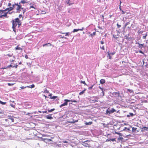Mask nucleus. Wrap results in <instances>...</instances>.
I'll return each mask as SVG.
<instances>
[{"instance_id": "nucleus-13", "label": "nucleus", "mask_w": 148, "mask_h": 148, "mask_svg": "<svg viewBox=\"0 0 148 148\" xmlns=\"http://www.w3.org/2000/svg\"><path fill=\"white\" fill-rule=\"evenodd\" d=\"M143 35H144V34H143ZM148 32H146L145 34H144V36L143 37V39H145L146 38V37L148 36Z\"/></svg>"}, {"instance_id": "nucleus-45", "label": "nucleus", "mask_w": 148, "mask_h": 148, "mask_svg": "<svg viewBox=\"0 0 148 148\" xmlns=\"http://www.w3.org/2000/svg\"><path fill=\"white\" fill-rule=\"evenodd\" d=\"M12 28L13 29V30L14 32H16V27H13V26H12Z\"/></svg>"}, {"instance_id": "nucleus-34", "label": "nucleus", "mask_w": 148, "mask_h": 148, "mask_svg": "<svg viewBox=\"0 0 148 148\" xmlns=\"http://www.w3.org/2000/svg\"><path fill=\"white\" fill-rule=\"evenodd\" d=\"M99 88L102 91L103 90H105V89H104V88L103 87H101L100 86H99Z\"/></svg>"}, {"instance_id": "nucleus-63", "label": "nucleus", "mask_w": 148, "mask_h": 148, "mask_svg": "<svg viewBox=\"0 0 148 148\" xmlns=\"http://www.w3.org/2000/svg\"><path fill=\"white\" fill-rule=\"evenodd\" d=\"M42 112L43 113H48V112H47V111H42Z\"/></svg>"}, {"instance_id": "nucleus-57", "label": "nucleus", "mask_w": 148, "mask_h": 148, "mask_svg": "<svg viewBox=\"0 0 148 148\" xmlns=\"http://www.w3.org/2000/svg\"><path fill=\"white\" fill-rule=\"evenodd\" d=\"M21 11V10L20 9H19V10H17L16 11V13H20V12Z\"/></svg>"}, {"instance_id": "nucleus-29", "label": "nucleus", "mask_w": 148, "mask_h": 148, "mask_svg": "<svg viewBox=\"0 0 148 148\" xmlns=\"http://www.w3.org/2000/svg\"><path fill=\"white\" fill-rule=\"evenodd\" d=\"M77 121H78V120L75 121L73 119V121H72L70 122V123H74L75 122H77Z\"/></svg>"}, {"instance_id": "nucleus-2", "label": "nucleus", "mask_w": 148, "mask_h": 148, "mask_svg": "<svg viewBox=\"0 0 148 148\" xmlns=\"http://www.w3.org/2000/svg\"><path fill=\"white\" fill-rule=\"evenodd\" d=\"M116 110L114 109L113 108H109L106 110V115H109L110 114L116 112Z\"/></svg>"}, {"instance_id": "nucleus-17", "label": "nucleus", "mask_w": 148, "mask_h": 148, "mask_svg": "<svg viewBox=\"0 0 148 148\" xmlns=\"http://www.w3.org/2000/svg\"><path fill=\"white\" fill-rule=\"evenodd\" d=\"M8 13V11L7 12L5 13L4 14L2 15V17L3 16L5 17L6 18H8V16H7V14Z\"/></svg>"}, {"instance_id": "nucleus-16", "label": "nucleus", "mask_w": 148, "mask_h": 148, "mask_svg": "<svg viewBox=\"0 0 148 148\" xmlns=\"http://www.w3.org/2000/svg\"><path fill=\"white\" fill-rule=\"evenodd\" d=\"M27 87L29 88H33L35 87V85L34 84H32L31 85L27 86Z\"/></svg>"}, {"instance_id": "nucleus-31", "label": "nucleus", "mask_w": 148, "mask_h": 148, "mask_svg": "<svg viewBox=\"0 0 148 148\" xmlns=\"http://www.w3.org/2000/svg\"><path fill=\"white\" fill-rule=\"evenodd\" d=\"M15 49L16 50H20L21 49V48L20 47H18V46H17L15 48Z\"/></svg>"}, {"instance_id": "nucleus-33", "label": "nucleus", "mask_w": 148, "mask_h": 148, "mask_svg": "<svg viewBox=\"0 0 148 148\" xmlns=\"http://www.w3.org/2000/svg\"><path fill=\"white\" fill-rule=\"evenodd\" d=\"M44 92L47 93H49V92L48 90H47L46 88H45V90H44Z\"/></svg>"}, {"instance_id": "nucleus-51", "label": "nucleus", "mask_w": 148, "mask_h": 148, "mask_svg": "<svg viewBox=\"0 0 148 148\" xmlns=\"http://www.w3.org/2000/svg\"><path fill=\"white\" fill-rule=\"evenodd\" d=\"M130 22H128L127 23H126L125 24V27H126V26H127V25L129 24H130Z\"/></svg>"}, {"instance_id": "nucleus-32", "label": "nucleus", "mask_w": 148, "mask_h": 148, "mask_svg": "<svg viewBox=\"0 0 148 148\" xmlns=\"http://www.w3.org/2000/svg\"><path fill=\"white\" fill-rule=\"evenodd\" d=\"M105 90H103V91H102V92H101V95L102 96H103L104 95V91Z\"/></svg>"}, {"instance_id": "nucleus-50", "label": "nucleus", "mask_w": 148, "mask_h": 148, "mask_svg": "<svg viewBox=\"0 0 148 148\" xmlns=\"http://www.w3.org/2000/svg\"><path fill=\"white\" fill-rule=\"evenodd\" d=\"M127 130L128 131H129L130 130V129L129 128H127L126 127H125V128L123 129V130L124 131V130Z\"/></svg>"}, {"instance_id": "nucleus-62", "label": "nucleus", "mask_w": 148, "mask_h": 148, "mask_svg": "<svg viewBox=\"0 0 148 148\" xmlns=\"http://www.w3.org/2000/svg\"><path fill=\"white\" fill-rule=\"evenodd\" d=\"M25 57L26 59H28V56L27 55H25Z\"/></svg>"}, {"instance_id": "nucleus-60", "label": "nucleus", "mask_w": 148, "mask_h": 148, "mask_svg": "<svg viewBox=\"0 0 148 148\" xmlns=\"http://www.w3.org/2000/svg\"><path fill=\"white\" fill-rule=\"evenodd\" d=\"M139 53H142L143 54H144V53L141 50H139Z\"/></svg>"}, {"instance_id": "nucleus-9", "label": "nucleus", "mask_w": 148, "mask_h": 148, "mask_svg": "<svg viewBox=\"0 0 148 148\" xmlns=\"http://www.w3.org/2000/svg\"><path fill=\"white\" fill-rule=\"evenodd\" d=\"M51 141V139L44 138V141L46 143H48Z\"/></svg>"}, {"instance_id": "nucleus-43", "label": "nucleus", "mask_w": 148, "mask_h": 148, "mask_svg": "<svg viewBox=\"0 0 148 148\" xmlns=\"http://www.w3.org/2000/svg\"><path fill=\"white\" fill-rule=\"evenodd\" d=\"M144 31H140L139 30L138 32V34H142Z\"/></svg>"}, {"instance_id": "nucleus-12", "label": "nucleus", "mask_w": 148, "mask_h": 148, "mask_svg": "<svg viewBox=\"0 0 148 148\" xmlns=\"http://www.w3.org/2000/svg\"><path fill=\"white\" fill-rule=\"evenodd\" d=\"M52 45L50 43H48L47 44H45L43 45V47H45L46 46H51Z\"/></svg>"}, {"instance_id": "nucleus-21", "label": "nucleus", "mask_w": 148, "mask_h": 148, "mask_svg": "<svg viewBox=\"0 0 148 148\" xmlns=\"http://www.w3.org/2000/svg\"><path fill=\"white\" fill-rule=\"evenodd\" d=\"M66 101L68 102H77V101L76 100H74L73 101L72 100H68V99H66Z\"/></svg>"}, {"instance_id": "nucleus-59", "label": "nucleus", "mask_w": 148, "mask_h": 148, "mask_svg": "<svg viewBox=\"0 0 148 148\" xmlns=\"http://www.w3.org/2000/svg\"><path fill=\"white\" fill-rule=\"evenodd\" d=\"M27 86H25V87H24V86H22V87H21V88L22 89H25V88H27Z\"/></svg>"}, {"instance_id": "nucleus-53", "label": "nucleus", "mask_w": 148, "mask_h": 148, "mask_svg": "<svg viewBox=\"0 0 148 148\" xmlns=\"http://www.w3.org/2000/svg\"><path fill=\"white\" fill-rule=\"evenodd\" d=\"M18 66V65H17V64H16V65H14V66H13V68H14V67H15V68H16H16H17V67Z\"/></svg>"}, {"instance_id": "nucleus-14", "label": "nucleus", "mask_w": 148, "mask_h": 148, "mask_svg": "<svg viewBox=\"0 0 148 148\" xmlns=\"http://www.w3.org/2000/svg\"><path fill=\"white\" fill-rule=\"evenodd\" d=\"M26 0H22L19 2V3H20V4H21V3L24 4L27 3L26 2Z\"/></svg>"}, {"instance_id": "nucleus-37", "label": "nucleus", "mask_w": 148, "mask_h": 148, "mask_svg": "<svg viewBox=\"0 0 148 148\" xmlns=\"http://www.w3.org/2000/svg\"><path fill=\"white\" fill-rule=\"evenodd\" d=\"M115 133L116 134H117L119 135L120 136H123L122 134L121 133H118L116 132H115Z\"/></svg>"}, {"instance_id": "nucleus-58", "label": "nucleus", "mask_w": 148, "mask_h": 148, "mask_svg": "<svg viewBox=\"0 0 148 148\" xmlns=\"http://www.w3.org/2000/svg\"><path fill=\"white\" fill-rule=\"evenodd\" d=\"M13 84H11V83H8V85L9 86H12Z\"/></svg>"}, {"instance_id": "nucleus-36", "label": "nucleus", "mask_w": 148, "mask_h": 148, "mask_svg": "<svg viewBox=\"0 0 148 148\" xmlns=\"http://www.w3.org/2000/svg\"><path fill=\"white\" fill-rule=\"evenodd\" d=\"M108 56H109V59H111V57L110 56V53H109V52H108Z\"/></svg>"}, {"instance_id": "nucleus-27", "label": "nucleus", "mask_w": 148, "mask_h": 148, "mask_svg": "<svg viewBox=\"0 0 148 148\" xmlns=\"http://www.w3.org/2000/svg\"><path fill=\"white\" fill-rule=\"evenodd\" d=\"M70 1V0H68V1H66V3L67 4H69V5H71L72 4V3L69 2Z\"/></svg>"}, {"instance_id": "nucleus-44", "label": "nucleus", "mask_w": 148, "mask_h": 148, "mask_svg": "<svg viewBox=\"0 0 148 148\" xmlns=\"http://www.w3.org/2000/svg\"><path fill=\"white\" fill-rule=\"evenodd\" d=\"M26 9L25 8L23 10V12H22V14H23V15L25 12H26Z\"/></svg>"}, {"instance_id": "nucleus-48", "label": "nucleus", "mask_w": 148, "mask_h": 148, "mask_svg": "<svg viewBox=\"0 0 148 148\" xmlns=\"http://www.w3.org/2000/svg\"><path fill=\"white\" fill-rule=\"evenodd\" d=\"M113 37L114 38H115L116 39H117V38H118V37H116V35H113Z\"/></svg>"}, {"instance_id": "nucleus-61", "label": "nucleus", "mask_w": 148, "mask_h": 148, "mask_svg": "<svg viewBox=\"0 0 148 148\" xmlns=\"http://www.w3.org/2000/svg\"><path fill=\"white\" fill-rule=\"evenodd\" d=\"M84 29V27H82V29H78L79 31H82Z\"/></svg>"}, {"instance_id": "nucleus-1", "label": "nucleus", "mask_w": 148, "mask_h": 148, "mask_svg": "<svg viewBox=\"0 0 148 148\" xmlns=\"http://www.w3.org/2000/svg\"><path fill=\"white\" fill-rule=\"evenodd\" d=\"M11 22L12 24V26L13 27H16L17 25H18V27H19L21 25V21L18 18L13 20Z\"/></svg>"}, {"instance_id": "nucleus-10", "label": "nucleus", "mask_w": 148, "mask_h": 148, "mask_svg": "<svg viewBox=\"0 0 148 148\" xmlns=\"http://www.w3.org/2000/svg\"><path fill=\"white\" fill-rule=\"evenodd\" d=\"M12 10V8L11 7H10L9 8H6L5 9L3 10V11H4V12L8 10V12Z\"/></svg>"}, {"instance_id": "nucleus-3", "label": "nucleus", "mask_w": 148, "mask_h": 148, "mask_svg": "<svg viewBox=\"0 0 148 148\" xmlns=\"http://www.w3.org/2000/svg\"><path fill=\"white\" fill-rule=\"evenodd\" d=\"M90 141L88 140H87L84 142H82V145L84 146V147H90V144H89L87 143L90 142Z\"/></svg>"}, {"instance_id": "nucleus-42", "label": "nucleus", "mask_w": 148, "mask_h": 148, "mask_svg": "<svg viewBox=\"0 0 148 148\" xmlns=\"http://www.w3.org/2000/svg\"><path fill=\"white\" fill-rule=\"evenodd\" d=\"M10 105L13 108H15V105H14L12 103H10Z\"/></svg>"}, {"instance_id": "nucleus-49", "label": "nucleus", "mask_w": 148, "mask_h": 148, "mask_svg": "<svg viewBox=\"0 0 148 148\" xmlns=\"http://www.w3.org/2000/svg\"><path fill=\"white\" fill-rule=\"evenodd\" d=\"M22 14H20L19 15V18H21V17H22V19H23V16H22Z\"/></svg>"}, {"instance_id": "nucleus-38", "label": "nucleus", "mask_w": 148, "mask_h": 148, "mask_svg": "<svg viewBox=\"0 0 148 148\" xmlns=\"http://www.w3.org/2000/svg\"><path fill=\"white\" fill-rule=\"evenodd\" d=\"M79 31L78 29H74L73 31V32H75Z\"/></svg>"}, {"instance_id": "nucleus-56", "label": "nucleus", "mask_w": 148, "mask_h": 148, "mask_svg": "<svg viewBox=\"0 0 148 148\" xmlns=\"http://www.w3.org/2000/svg\"><path fill=\"white\" fill-rule=\"evenodd\" d=\"M91 98H95V99H98V98H99L98 97H97V96L93 97H91Z\"/></svg>"}, {"instance_id": "nucleus-64", "label": "nucleus", "mask_w": 148, "mask_h": 148, "mask_svg": "<svg viewBox=\"0 0 148 148\" xmlns=\"http://www.w3.org/2000/svg\"><path fill=\"white\" fill-rule=\"evenodd\" d=\"M109 53H110V54L114 55L115 53V52H112V53H110L109 52Z\"/></svg>"}, {"instance_id": "nucleus-40", "label": "nucleus", "mask_w": 148, "mask_h": 148, "mask_svg": "<svg viewBox=\"0 0 148 148\" xmlns=\"http://www.w3.org/2000/svg\"><path fill=\"white\" fill-rule=\"evenodd\" d=\"M6 103V102H3L0 100V103L2 105H5Z\"/></svg>"}, {"instance_id": "nucleus-7", "label": "nucleus", "mask_w": 148, "mask_h": 148, "mask_svg": "<svg viewBox=\"0 0 148 148\" xmlns=\"http://www.w3.org/2000/svg\"><path fill=\"white\" fill-rule=\"evenodd\" d=\"M15 5H16L17 7L16 8V10H19L20 9L21 4H20V3H15Z\"/></svg>"}, {"instance_id": "nucleus-11", "label": "nucleus", "mask_w": 148, "mask_h": 148, "mask_svg": "<svg viewBox=\"0 0 148 148\" xmlns=\"http://www.w3.org/2000/svg\"><path fill=\"white\" fill-rule=\"evenodd\" d=\"M8 119L11 120L12 122H14V119L12 118V117L11 116H8Z\"/></svg>"}, {"instance_id": "nucleus-4", "label": "nucleus", "mask_w": 148, "mask_h": 148, "mask_svg": "<svg viewBox=\"0 0 148 148\" xmlns=\"http://www.w3.org/2000/svg\"><path fill=\"white\" fill-rule=\"evenodd\" d=\"M112 95L114 97H115L119 96L120 93L119 92H113L112 94Z\"/></svg>"}, {"instance_id": "nucleus-46", "label": "nucleus", "mask_w": 148, "mask_h": 148, "mask_svg": "<svg viewBox=\"0 0 148 148\" xmlns=\"http://www.w3.org/2000/svg\"><path fill=\"white\" fill-rule=\"evenodd\" d=\"M116 25L118 28H120L121 27V25L119 24L118 23Z\"/></svg>"}, {"instance_id": "nucleus-52", "label": "nucleus", "mask_w": 148, "mask_h": 148, "mask_svg": "<svg viewBox=\"0 0 148 148\" xmlns=\"http://www.w3.org/2000/svg\"><path fill=\"white\" fill-rule=\"evenodd\" d=\"M116 31L117 32V34L116 35L117 36H119V34H120V32L119 31H118L117 30H116Z\"/></svg>"}, {"instance_id": "nucleus-39", "label": "nucleus", "mask_w": 148, "mask_h": 148, "mask_svg": "<svg viewBox=\"0 0 148 148\" xmlns=\"http://www.w3.org/2000/svg\"><path fill=\"white\" fill-rule=\"evenodd\" d=\"M96 35V33L95 32H94L92 34H90V36H91L92 37V36H95Z\"/></svg>"}, {"instance_id": "nucleus-22", "label": "nucleus", "mask_w": 148, "mask_h": 148, "mask_svg": "<svg viewBox=\"0 0 148 148\" xmlns=\"http://www.w3.org/2000/svg\"><path fill=\"white\" fill-rule=\"evenodd\" d=\"M15 3H14V4H13L12 5V7H11L12 8V10L15 9L16 8V5H15Z\"/></svg>"}, {"instance_id": "nucleus-19", "label": "nucleus", "mask_w": 148, "mask_h": 148, "mask_svg": "<svg viewBox=\"0 0 148 148\" xmlns=\"http://www.w3.org/2000/svg\"><path fill=\"white\" fill-rule=\"evenodd\" d=\"M92 122H88L85 123V124L86 125H90L92 124Z\"/></svg>"}, {"instance_id": "nucleus-20", "label": "nucleus", "mask_w": 148, "mask_h": 148, "mask_svg": "<svg viewBox=\"0 0 148 148\" xmlns=\"http://www.w3.org/2000/svg\"><path fill=\"white\" fill-rule=\"evenodd\" d=\"M86 90V88H85L84 90H82V92H80L79 94V95H82L84 92Z\"/></svg>"}, {"instance_id": "nucleus-6", "label": "nucleus", "mask_w": 148, "mask_h": 148, "mask_svg": "<svg viewBox=\"0 0 148 148\" xmlns=\"http://www.w3.org/2000/svg\"><path fill=\"white\" fill-rule=\"evenodd\" d=\"M64 101H65V102L63 103V104H62L61 105H60V108H61L63 106H67L68 104V102L66 100V99H64Z\"/></svg>"}, {"instance_id": "nucleus-25", "label": "nucleus", "mask_w": 148, "mask_h": 148, "mask_svg": "<svg viewBox=\"0 0 148 148\" xmlns=\"http://www.w3.org/2000/svg\"><path fill=\"white\" fill-rule=\"evenodd\" d=\"M137 129L136 128L133 127L132 128V131L133 132H135Z\"/></svg>"}, {"instance_id": "nucleus-24", "label": "nucleus", "mask_w": 148, "mask_h": 148, "mask_svg": "<svg viewBox=\"0 0 148 148\" xmlns=\"http://www.w3.org/2000/svg\"><path fill=\"white\" fill-rule=\"evenodd\" d=\"M58 97L56 96H53L51 97H50V99H55L56 98H57Z\"/></svg>"}, {"instance_id": "nucleus-5", "label": "nucleus", "mask_w": 148, "mask_h": 148, "mask_svg": "<svg viewBox=\"0 0 148 148\" xmlns=\"http://www.w3.org/2000/svg\"><path fill=\"white\" fill-rule=\"evenodd\" d=\"M136 44H138V46H137V47L140 48L142 49L143 47H144V43L143 44H140L139 43L136 42Z\"/></svg>"}, {"instance_id": "nucleus-47", "label": "nucleus", "mask_w": 148, "mask_h": 148, "mask_svg": "<svg viewBox=\"0 0 148 148\" xmlns=\"http://www.w3.org/2000/svg\"><path fill=\"white\" fill-rule=\"evenodd\" d=\"M94 84L93 85H92V86H91V87H89L88 88V89L89 90H91L92 89V87L93 86H94Z\"/></svg>"}, {"instance_id": "nucleus-55", "label": "nucleus", "mask_w": 148, "mask_h": 148, "mask_svg": "<svg viewBox=\"0 0 148 148\" xmlns=\"http://www.w3.org/2000/svg\"><path fill=\"white\" fill-rule=\"evenodd\" d=\"M70 33L69 32H67L65 33V36H68L69 35Z\"/></svg>"}, {"instance_id": "nucleus-15", "label": "nucleus", "mask_w": 148, "mask_h": 148, "mask_svg": "<svg viewBox=\"0 0 148 148\" xmlns=\"http://www.w3.org/2000/svg\"><path fill=\"white\" fill-rule=\"evenodd\" d=\"M100 82L101 84H103L105 82V80L104 79H101L100 80Z\"/></svg>"}, {"instance_id": "nucleus-35", "label": "nucleus", "mask_w": 148, "mask_h": 148, "mask_svg": "<svg viewBox=\"0 0 148 148\" xmlns=\"http://www.w3.org/2000/svg\"><path fill=\"white\" fill-rule=\"evenodd\" d=\"M29 5H30V8H34L35 9V8L34 7V6L33 5H32V3H30L29 4Z\"/></svg>"}, {"instance_id": "nucleus-41", "label": "nucleus", "mask_w": 148, "mask_h": 148, "mask_svg": "<svg viewBox=\"0 0 148 148\" xmlns=\"http://www.w3.org/2000/svg\"><path fill=\"white\" fill-rule=\"evenodd\" d=\"M39 140H41V141H44V138H42V137H40L39 138Z\"/></svg>"}, {"instance_id": "nucleus-26", "label": "nucleus", "mask_w": 148, "mask_h": 148, "mask_svg": "<svg viewBox=\"0 0 148 148\" xmlns=\"http://www.w3.org/2000/svg\"><path fill=\"white\" fill-rule=\"evenodd\" d=\"M80 83H82L84 84L85 85H86L88 86V85L86 84L84 81H83L82 80H81L80 81Z\"/></svg>"}, {"instance_id": "nucleus-8", "label": "nucleus", "mask_w": 148, "mask_h": 148, "mask_svg": "<svg viewBox=\"0 0 148 148\" xmlns=\"http://www.w3.org/2000/svg\"><path fill=\"white\" fill-rule=\"evenodd\" d=\"M51 114H49L48 115H46L45 116V117L47 119L51 120L53 119V117L51 116Z\"/></svg>"}, {"instance_id": "nucleus-23", "label": "nucleus", "mask_w": 148, "mask_h": 148, "mask_svg": "<svg viewBox=\"0 0 148 148\" xmlns=\"http://www.w3.org/2000/svg\"><path fill=\"white\" fill-rule=\"evenodd\" d=\"M13 65H12V64H10V65H9L6 68H3V69H6L7 68H10V67H13Z\"/></svg>"}, {"instance_id": "nucleus-30", "label": "nucleus", "mask_w": 148, "mask_h": 148, "mask_svg": "<svg viewBox=\"0 0 148 148\" xmlns=\"http://www.w3.org/2000/svg\"><path fill=\"white\" fill-rule=\"evenodd\" d=\"M118 140L119 141H122L123 140V138L122 137H119L118 138Z\"/></svg>"}, {"instance_id": "nucleus-28", "label": "nucleus", "mask_w": 148, "mask_h": 148, "mask_svg": "<svg viewBox=\"0 0 148 148\" xmlns=\"http://www.w3.org/2000/svg\"><path fill=\"white\" fill-rule=\"evenodd\" d=\"M55 110V109L54 108H53L50 110L48 109V112H51L54 111Z\"/></svg>"}, {"instance_id": "nucleus-18", "label": "nucleus", "mask_w": 148, "mask_h": 148, "mask_svg": "<svg viewBox=\"0 0 148 148\" xmlns=\"http://www.w3.org/2000/svg\"><path fill=\"white\" fill-rule=\"evenodd\" d=\"M129 115H127V117H129L130 116H133L134 115V114L132 113H129Z\"/></svg>"}, {"instance_id": "nucleus-54", "label": "nucleus", "mask_w": 148, "mask_h": 148, "mask_svg": "<svg viewBox=\"0 0 148 148\" xmlns=\"http://www.w3.org/2000/svg\"><path fill=\"white\" fill-rule=\"evenodd\" d=\"M125 38L126 39H129V37H128V36H125Z\"/></svg>"}]
</instances>
